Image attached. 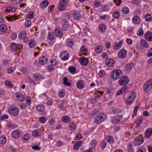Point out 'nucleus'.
<instances>
[{"label": "nucleus", "instance_id": "f257e3e1", "mask_svg": "<svg viewBox=\"0 0 152 152\" xmlns=\"http://www.w3.org/2000/svg\"><path fill=\"white\" fill-rule=\"evenodd\" d=\"M136 94L134 92L130 93L127 95L126 99V104L128 105L132 104L136 98Z\"/></svg>", "mask_w": 152, "mask_h": 152}, {"label": "nucleus", "instance_id": "f03ea898", "mask_svg": "<svg viewBox=\"0 0 152 152\" xmlns=\"http://www.w3.org/2000/svg\"><path fill=\"white\" fill-rule=\"evenodd\" d=\"M122 71L119 69L114 70L110 75V77L114 80H117L122 75Z\"/></svg>", "mask_w": 152, "mask_h": 152}, {"label": "nucleus", "instance_id": "7ed1b4c3", "mask_svg": "<svg viewBox=\"0 0 152 152\" xmlns=\"http://www.w3.org/2000/svg\"><path fill=\"white\" fill-rule=\"evenodd\" d=\"M107 116L104 114L100 113L95 116L94 122L96 124H99L104 121L106 118Z\"/></svg>", "mask_w": 152, "mask_h": 152}, {"label": "nucleus", "instance_id": "20e7f679", "mask_svg": "<svg viewBox=\"0 0 152 152\" xmlns=\"http://www.w3.org/2000/svg\"><path fill=\"white\" fill-rule=\"evenodd\" d=\"M27 33L25 31H21L18 35V37L20 39H23L24 43H26L28 41V37H26Z\"/></svg>", "mask_w": 152, "mask_h": 152}, {"label": "nucleus", "instance_id": "39448f33", "mask_svg": "<svg viewBox=\"0 0 152 152\" xmlns=\"http://www.w3.org/2000/svg\"><path fill=\"white\" fill-rule=\"evenodd\" d=\"M8 111L10 114L14 116L17 115L19 113L18 108L14 106H10L9 108Z\"/></svg>", "mask_w": 152, "mask_h": 152}, {"label": "nucleus", "instance_id": "423d86ee", "mask_svg": "<svg viewBox=\"0 0 152 152\" xmlns=\"http://www.w3.org/2000/svg\"><path fill=\"white\" fill-rule=\"evenodd\" d=\"M152 88V79L148 81L143 86L144 91L147 92L149 91Z\"/></svg>", "mask_w": 152, "mask_h": 152}, {"label": "nucleus", "instance_id": "0eeeda50", "mask_svg": "<svg viewBox=\"0 0 152 152\" xmlns=\"http://www.w3.org/2000/svg\"><path fill=\"white\" fill-rule=\"evenodd\" d=\"M11 50L14 51L16 52L18 50L20 51L23 48L22 45L20 44H17L14 42L12 43L11 44Z\"/></svg>", "mask_w": 152, "mask_h": 152}, {"label": "nucleus", "instance_id": "6e6552de", "mask_svg": "<svg viewBox=\"0 0 152 152\" xmlns=\"http://www.w3.org/2000/svg\"><path fill=\"white\" fill-rule=\"evenodd\" d=\"M143 142V140L142 136H139L136 137L134 141V145L136 146H139L142 144Z\"/></svg>", "mask_w": 152, "mask_h": 152}, {"label": "nucleus", "instance_id": "1a4fd4ad", "mask_svg": "<svg viewBox=\"0 0 152 152\" xmlns=\"http://www.w3.org/2000/svg\"><path fill=\"white\" fill-rule=\"evenodd\" d=\"M129 82V79L126 76L122 77L119 80V84L121 86H124L127 84Z\"/></svg>", "mask_w": 152, "mask_h": 152}, {"label": "nucleus", "instance_id": "9d476101", "mask_svg": "<svg viewBox=\"0 0 152 152\" xmlns=\"http://www.w3.org/2000/svg\"><path fill=\"white\" fill-rule=\"evenodd\" d=\"M60 57L62 61H66L68 59L69 55L66 51H63L60 53Z\"/></svg>", "mask_w": 152, "mask_h": 152}, {"label": "nucleus", "instance_id": "9b49d317", "mask_svg": "<svg viewBox=\"0 0 152 152\" xmlns=\"http://www.w3.org/2000/svg\"><path fill=\"white\" fill-rule=\"evenodd\" d=\"M126 54L127 51L124 48L121 49L118 53V58H124L126 56Z\"/></svg>", "mask_w": 152, "mask_h": 152}, {"label": "nucleus", "instance_id": "f8f14e48", "mask_svg": "<svg viewBox=\"0 0 152 152\" xmlns=\"http://www.w3.org/2000/svg\"><path fill=\"white\" fill-rule=\"evenodd\" d=\"M123 115H119L114 116L112 119V122L114 124L119 122L122 120Z\"/></svg>", "mask_w": 152, "mask_h": 152}, {"label": "nucleus", "instance_id": "ddd939ff", "mask_svg": "<svg viewBox=\"0 0 152 152\" xmlns=\"http://www.w3.org/2000/svg\"><path fill=\"white\" fill-rule=\"evenodd\" d=\"M122 42L119 41L114 42L113 44V49L117 51L122 47Z\"/></svg>", "mask_w": 152, "mask_h": 152}, {"label": "nucleus", "instance_id": "4468645a", "mask_svg": "<svg viewBox=\"0 0 152 152\" xmlns=\"http://www.w3.org/2000/svg\"><path fill=\"white\" fill-rule=\"evenodd\" d=\"M15 95L16 99L17 100L21 102L24 101V96L22 93L19 92H16L15 93Z\"/></svg>", "mask_w": 152, "mask_h": 152}, {"label": "nucleus", "instance_id": "2eb2a0df", "mask_svg": "<svg viewBox=\"0 0 152 152\" xmlns=\"http://www.w3.org/2000/svg\"><path fill=\"white\" fill-rule=\"evenodd\" d=\"M128 89L129 88L127 86L121 87L120 88L119 91H117L116 92L115 95L116 96H119L121 94L127 91L128 90Z\"/></svg>", "mask_w": 152, "mask_h": 152}, {"label": "nucleus", "instance_id": "dca6fc26", "mask_svg": "<svg viewBox=\"0 0 152 152\" xmlns=\"http://www.w3.org/2000/svg\"><path fill=\"white\" fill-rule=\"evenodd\" d=\"M54 37V34L53 32H49L48 33V40H50V42H49L48 41V43L50 46L52 45L54 43L53 40Z\"/></svg>", "mask_w": 152, "mask_h": 152}, {"label": "nucleus", "instance_id": "f3484780", "mask_svg": "<svg viewBox=\"0 0 152 152\" xmlns=\"http://www.w3.org/2000/svg\"><path fill=\"white\" fill-rule=\"evenodd\" d=\"M145 38L147 41L149 42L152 41V33L150 31H147L144 34Z\"/></svg>", "mask_w": 152, "mask_h": 152}, {"label": "nucleus", "instance_id": "a211bd4d", "mask_svg": "<svg viewBox=\"0 0 152 152\" xmlns=\"http://www.w3.org/2000/svg\"><path fill=\"white\" fill-rule=\"evenodd\" d=\"M99 31L102 33H104L106 30L107 27L104 24L101 23L99 24L98 27Z\"/></svg>", "mask_w": 152, "mask_h": 152}, {"label": "nucleus", "instance_id": "6ab92c4d", "mask_svg": "<svg viewBox=\"0 0 152 152\" xmlns=\"http://www.w3.org/2000/svg\"><path fill=\"white\" fill-rule=\"evenodd\" d=\"M77 88L79 89H82L84 86V83L82 80H78L76 83Z\"/></svg>", "mask_w": 152, "mask_h": 152}, {"label": "nucleus", "instance_id": "aec40b11", "mask_svg": "<svg viewBox=\"0 0 152 152\" xmlns=\"http://www.w3.org/2000/svg\"><path fill=\"white\" fill-rule=\"evenodd\" d=\"M97 144V142L96 140L94 139L91 141L89 143V148L91 150L93 151L94 148L95 147Z\"/></svg>", "mask_w": 152, "mask_h": 152}, {"label": "nucleus", "instance_id": "412c9836", "mask_svg": "<svg viewBox=\"0 0 152 152\" xmlns=\"http://www.w3.org/2000/svg\"><path fill=\"white\" fill-rule=\"evenodd\" d=\"M48 59L46 57L43 56L39 59V62L41 65H44L47 62Z\"/></svg>", "mask_w": 152, "mask_h": 152}, {"label": "nucleus", "instance_id": "4be33fe9", "mask_svg": "<svg viewBox=\"0 0 152 152\" xmlns=\"http://www.w3.org/2000/svg\"><path fill=\"white\" fill-rule=\"evenodd\" d=\"M55 32L56 35L59 38H61L62 35V33L60 28L57 27L55 29Z\"/></svg>", "mask_w": 152, "mask_h": 152}, {"label": "nucleus", "instance_id": "5701e85b", "mask_svg": "<svg viewBox=\"0 0 152 152\" xmlns=\"http://www.w3.org/2000/svg\"><path fill=\"white\" fill-rule=\"evenodd\" d=\"M12 136L14 138H17L20 136V133L17 130H15L12 132Z\"/></svg>", "mask_w": 152, "mask_h": 152}, {"label": "nucleus", "instance_id": "b1692460", "mask_svg": "<svg viewBox=\"0 0 152 152\" xmlns=\"http://www.w3.org/2000/svg\"><path fill=\"white\" fill-rule=\"evenodd\" d=\"M88 59L84 57H81L79 58V61L83 65H86L88 63Z\"/></svg>", "mask_w": 152, "mask_h": 152}, {"label": "nucleus", "instance_id": "393cba45", "mask_svg": "<svg viewBox=\"0 0 152 152\" xmlns=\"http://www.w3.org/2000/svg\"><path fill=\"white\" fill-rule=\"evenodd\" d=\"M66 45L69 47L71 48L74 45V42L72 39L68 38L66 40Z\"/></svg>", "mask_w": 152, "mask_h": 152}, {"label": "nucleus", "instance_id": "a878e982", "mask_svg": "<svg viewBox=\"0 0 152 152\" xmlns=\"http://www.w3.org/2000/svg\"><path fill=\"white\" fill-rule=\"evenodd\" d=\"M68 70L71 74L73 75L76 73V68L75 66H70L68 68Z\"/></svg>", "mask_w": 152, "mask_h": 152}, {"label": "nucleus", "instance_id": "bb28decb", "mask_svg": "<svg viewBox=\"0 0 152 152\" xmlns=\"http://www.w3.org/2000/svg\"><path fill=\"white\" fill-rule=\"evenodd\" d=\"M106 65L109 67L113 66L114 64V61L112 59H108L106 61Z\"/></svg>", "mask_w": 152, "mask_h": 152}, {"label": "nucleus", "instance_id": "cd10ccee", "mask_svg": "<svg viewBox=\"0 0 152 152\" xmlns=\"http://www.w3.org/2000/svg\"><path fill=\"white\" fill-rule=\"evenodd\" d=\"M145 137L147 138L150 137L152 134V129H147L145 131Z\"/></svg>", "mask_w": 152, "mask_h": 152}, {"label": "nucleus", "instance_id": "c85d7f7f", "mask_svg": "<svg viewBox=\"0 0 152 152\" xmlns=\"http://www.w3.org/2000/svg\"><path fill=\"white\" fill-rule=\"evenodd\" d=\"M82 143V141L79 140L77 142L74 144L73 146V149L74 150L78 149Z\"/></svg>", "mask_w": 152, "mask_h": 152}, {"label": "nucleus", "instance_id": "c756f323", "mask_svg": "<svg viewBox=\"0 0 152 152\" xmlns=\"http://www.w3.org/2000/svg\"><path fill=\"white\" fill-rule=\"evenodd\" d=\"M31 135L35 137L40 136L41 135V131L39 129L35 130L32 132Z\"/></svg>", "mask_w": 152, "mask_h": 152}, {"label": "nucleus", "instance_id": "7c9ffc66", "mask_svg": "<svg viewBox=\"0 0 152 152\" xmlns=\"http://www.w3.org/2000/svg\"><path fill=\"white\" fill-rule=\"evenodd\" d=\"M132 66L130 64H127L125 66L124 70L126 72H129L131 70Z\"/></svg>", "mask_w": 152, "mask_h": 152}, {"label": "nucleus", "instance_id": "2f4dec72", "mask_svg": "<svg viewBox=\"0 0 152 152\" xmlns=\"http://www.w3.org/2000/svg\"><path fill=\"white\" fill-rule=\"evenodd\" d=\"M64 103V100H62L60 101V104L58 106L59 109L63 111H64L65 110V107L63 106Z\"/></svg>", "mask_w": 152, "mask_h": 152}, {"label": "nucleus", "instance_id": "473e14b6", "mask_svg": "<svg viewBox=\"0 0 152 152\" xmlns=\"http://www.w3.org/2000/svg\"><path fill=\"white\" fill-rule=\"evenodd\" d=\"M94 50L97 53H100L102 51V48L100 45H97L95 47Z\"/></svg>", "mask_w": 152, "mask_h": 152}, {"label": "nucleus", "instance_id": "72a5a7b5", "mask_svg": "<svg viewBox=\"0 0 152 152\" xmlns=\"http://www.w3.org/2000/svg\"><path fill=\"white\" fill-rule=\"evenodd\" d=\"M48 6V1L44 0L42 1L40 4V7L41 9H44Z\"/></svg>", "mask_w": 152, "mask_h": 152}, {"label": "nucleus", "instance_id": "f704fd0d", "mask_svg": "<svg viewBox=\"0 0 152 152\" xmlns=\"http://www.w3.org/2000/svg\"><path fill=\"white\" fill-rule=\"evenodd\" d=\"M28 45L30 48H33L35 45V42L34 40L33 39L29 40L28 42Z\"/></svg>", "mask_w": 152, "mask_h": 152}, {"label": "nucleus", "instance_id": "c9c22d12", "mask_svg": "<svg viewBox=\"0 0 152 152\" xmlns=\"http://www.w3.org/2000/svg\"><path fill=\"white\" fill-rule=\"evenodd\" d=\"M76 128V125L74 123H70L69 126V130L71 131H73Z\"/></svg>", "mask_w": 152, "mask_h": 152}, {"label": "nucleus", "instance_id": "e433bc0d", "mask_svg": "<svg viewBox=\"0 0 152 152\" xmlns=\"http://www.w3.org/2000/svg\"><path fill=\"white\" fill-rule=\"evenodd\" d=\"M122 110L118 108L114 109L112 111V113L113 114H117L121 113Z\"/></svg>", "mask_w": 152, "mask_h": 152}, {"label": "nucleus", "instance_id": "4c0bfd02", "mask_svg": "<svg viewBox=\"0 0 152 152\" xmlns=\"http://www.w3.org/2000/svg\"><path fill=\"white\" fill-rule=\"evenodd\" d=\"M66 5L59 2L58 6V9L60 11L64 10L66 8Z\"/></svg>", "mask_w": 152, "mask_h": 152}, {"label": "nucleus", "instance_id": "58836bf2", "mask_svg": "<svg viewBox=\"0 0 152 152\" xmlns=\"http://www.w3.org/2000/svg\"><path fill=\"white\" fill-rule=\"evenodd\" d=\"M106 139L107 141L110 144L113 143L114 142V139L113 137L110 136H107Z\"/></svg>", "mask_w": 152, "mask_h": 152}, {"label": "nucleus", "instance_id": "ea45409f", "mask_svg": "<svg viewBox=\"0 0 152 152\" xmlns=\"http://www.w3.org/2000/svg\"><path fill=\"white\" fill-rule=\"evenodd\" d=\"M37 110L39 112L43 111L44 109V106L42 105H39L36 107Z\"/></svg>", "mask_w": 152, "mask_h": 152}, {"label": "nucleus", "instance_id": "a19ab883", "mask_svg": "<svg viewBox=\"0 0 152 152\" xmlns=\"http://www.w3.org/2000/svg\"><path fill=\"white\" fill-rule=\"evenodd\" d=\"M31 22L29 20H26L24 23V26L27 28H29L31 25Z\"/></svg>", "mask_w": 152, "mask_h": 152}, {"label": "nucleus", "instance_id": "79ce46f5", "mask_svg": "<svg viewBox=\"0 0 152 152\" xmlns=\"http://www.w3.org/2000/svg\"><path fill=\"white\" fill-rule=\"evenodd\" d=\"M8 127L9 129H14L18 127V126L15 123H9L8 125Z\"/></svg>", "mask_w": 152, "mask_h": 152}, {"label": "nucleus", "instance_id": "37998d69", "mask_svg": "<svg viewBox=\"0 0 152 152\" xmlns=\"http://www.w3.org/2000/svg\"><path fill=\"white\" fill-rule=\"evenodd\" d=\"M144 34V31L142 27L139 28L137 32V34L139 36H142Z\"/></svg>", "mask_w": 152, "mask_h": 152}, {"label": "nucleus", "instance_id": "c03bdc74", "mask_svg": "<svg viewBox=\"0 0 152 152\" xmlns=\"http://www.w3.org/2000/svg\"><path fill=\"white\" fill-rule=\"evenodd\" d=\"M46 31L45 29H43L41 30L40 36L42 39H44L46 37Z\"/></svg>", "mask_w": 152, "mask_h": 152}, {"label": "nucleus", "instance_id": "a18cd8bd", "mask_svg": "<svg viewBox=\"0 0 152 152\" xmlns=\"http://www.w3.org/2000/svg\"><path fill=\"white\" fill-rule=\"evenodd\" d=\"M33 78L36 80H39L42 78V76L39 74H36L33 75Z\"/></svg>", "mask_w": 152, "mask_h": 152}, {"label": "nucleus", "instance_id": "49530a36", "mask_svg": "<svg viewBox=\"0 0 152 152\" xmlns=\"http://www.w3.org/2000/svg\"><path fill=\"white\" fill-rule=\"evenodd\" d=\"M69 118L67 115H64L62 118V120L63 122L67 123L70 120Z\"/></svg>", "mask_w": 152, "mask_h": 152}, {"label": "nucleus", "instance_id": "de8ad7c7", "mask_svg": "<svg viewBox=\"0 0 152 152\" xmlns=\"http://www.w3.org/2000/svg\"><path fill=\"white\" fill-rule=\"evenodd\" d=\"M140 43L143 47L146 48H148V44L147 42L145 40L142 39L140 41Z\"/></svg>", "mask_w": 152, "mask_h": 152}, {"label": "nucleus", "instance_id": "09e8293b", "mask_svg": "<svg viewBox=\"0 0 152 152\" xmlns=\"http://www.w3.org/2000/svg\"><path fill=\"white\" fill-rule=\"evenodd\" d=\"M5 84L6 86L10 88H13V85L12 83L9 80H6L5 82Z\"/></svg>", "mask_w": 152, "mask_h": 152}, {"label": "nucleus", "instance_id": "8fccbe9b", "mask_svg": "<svg viewBox=\"0 0 152 152\" xmlns=\"http://www.w3.org/2000/svg\"><path fill=\"white\" fill-rule=\"evenodd\" d=\"M139 107L136 106L134 109L132 115V116L133 118H134L135 116H136Z\"/></svg>", "mask_w": 152, "mask_h": 152}, {"label": "nucleus", "instance_id": "3c124183", "mask_svg": "<svg viewBox=\"0 0 152 152\" xmlns=\"http://www.w3.org/2000/svg\"><path fill=\"white\" fill-rule=\"evenodd\" d=\"M134 28L132 26H129L127 28V31L128 33H132L133 32Z\"/></svg>", "mask_w": 152, "mask_h": 152}, {"label": "nucleus", "instance_id": "603ef678", "mask_svg": "<svg viewBox=\"0 0 152 152\" xmlns=\"http://www.w3.org/2000/svg\"><path fill=\"white\" fill-rule=\"evenodd\" d=\"M113 16L114 18L117 19L119 16V13L118 11H116L113 13Z\"/></svg>", "mask_w": 152, "mask_h": 152}, {"label": "nucleus", "instance_id": "864d4df0", "mask_svg": "<svg viewBox=\"0 0 152 152\" xmlns=\"http://www.w3.org/2000/svg\"><path fill=\"white\" fill-rule=\"evenodd\" d=\"M80 51L84 54H86L87 50L85 47L84 46H82L80 49Z\"/></svg>", "mask_w": 152, "mask_h": 152}, {"label": "nucleus", "instance_id": "5fc2aeb1", "mask_svg": "<svg viewBox=\"0 0 152 152\" xmlns=\"http://www.w3.org/2000/svg\"><path fill=\"white\" fill-rule=\"evenodd\" d=\"M80 17L81 15L78 12L75 13L73 15V17L75 19H80Z\"/></svg>", "mask_w": 152, "mask_h": 152}, {"label": "nucleus", "instance_id": "6e6d98bb", "mask_svg": "<svg viewBox=\"0 0 152 152\" xmlns=\"http://www.w3.org/2000/svg\"><path fill=\"white\" fill-rule=\"evenodd\" d=\"M65 95V92L64 89H61L59 91L58 95L61 98L63 97Z\"/></svg>", "mask_w": 152, "mask_h": 152}, {"label": "nucleus", "instance_id": "4d7b16f0", "mask_svg": "<svg viewBox=\"0 0 152 152\" xmlns=\"http://www.w3.org/2000/svg\"><path fill=\"white\" fill-rule=\"evenodd\" d=\"M20 15H18V16H16V15H13L12 16H10V17L8 18H7L6 17H5V18H7V19H18L20 18Z\"/></svg>", "mask_w": 152, "mask_h": 152}, {"label": "nucleus", "instance_id": "13d9d810", "mask_svg": "<svg viewBox=\"0 0 152 152\" xmlns=\"http://www.w3.org/2000/svg\"><path fill=\"white\" fill-rule=\"evenodd\" d=\"M30 134L28 133H26L23 136V139L25 141L28 140L29 138Z\"/></svg>", "mask_w": 152, "mask_h": 152}, {"label": "nucleus", "instance_id": "bf43d9fd", "mask_svg": "<svg viewBox=\"0 0 152 152\" xmlns=\"http://www.w3.org/2000/svg\"><path fill=\"white\" fill-rule=\"evenodd\" d=\"M106 146V143L104 141H103L101 142L100 145V147L102 149H104L105 148Z\"/></svg>", "mask_w": 152, "mask_h": 152}, {"label": "nucleus", "instance_id": "052dcab7", "mask_svg": "<svg viewBox=\"0 0 152 152\" xmlns=\"http://www.w3.org/2000/svg\"><path fill=\"white\" fill-rule=\"evenodd\" d=\"M105 72L103 70H100L99 72V75L101 77H104L105 76Z\"/></svg>", "mask_w": 152, "mask_h": 152}, {"label": "nucleus", "instance_id": "680f3d73", "mask_svg": "<svg viewBox=\"0 0 152 152\" xmlns=\"http://www.w3.org/2000/svg\"><path fill=\"white\" fill-rule=\"evenodd\" d=\"M146 149L143 147H140L137 148V152H145Z\"/></svg>", "mask_w": 152, "mask_h": 152}, {"label": "nucleus", "instance_id": "e2e57ef3", "mask_svg": "<svg viewBox=\"0 0 152 152\" xmlns=\"http://www.w3.org/2000/svg\"><path fill=\"white\" fill-rule=\"evenodd\" d=\"M9 62L6 59H4L3 60L2 62V65L5 66H8L9 65Z\"/></svg>", "mask_w": 152, "mask_h": 152}, {"label": "nucleus", "instance_id": "0e129e2a", "mask_svg": "<svg viewBox=\"0 0 152 152\" xmlns=\"http://www.w3.org/2000/svg\"><path fill=\"white\" fill-rule=\"evenodd\" d=\"M46 119L43 117H40L39 118V121L42 124L45 123L46 121Z\"/></svg>", "mask_w": 152, "mask_h": 152}, {"label": "nucleus", "instance_id": "69168bd1", "mask_svg": "<svg viewBox=\"0 0 152 152\" xmlns=\"http://www.w3.org/2000/svg\"><path fill=\"white\" fill-rule=\"evenodd\" d=\"M103 94V92L100 91H98L95 94V96L97 98L100 97V96Z\"/></svg>", "mask_w": 152, "mask_h": 152}, {"label": "nucleus", "instance_id": "338daca9", "mask_svg": "<svg viewBox=\"0 0 152 152\" xmlns=\"http://www.w3.org/2000/svg\"><path fill=\"white\" fill-rule=\"evenodd\" d=\"M128 151L129 152H132L133 150L132 145L130 144H128L127 145Z\"/></svg>", "mask_w": 152, "mask_h": 152}, {"label": "nucleus", "instance_id": "774afa93", "mask_svg": "<svg viewBox=\"0 0 152 152\" xmlns=\"http://www.w3.org/2000/svg\"><path fill=\"white\" fill-rule=\"evenodd\" d=\"M26 104L30 105L31 104V98L29 96H27L26 98L25 99Z\"/></svg>", "mask_w": 152, "mask_h": 152}]
</instances>
